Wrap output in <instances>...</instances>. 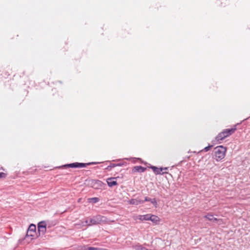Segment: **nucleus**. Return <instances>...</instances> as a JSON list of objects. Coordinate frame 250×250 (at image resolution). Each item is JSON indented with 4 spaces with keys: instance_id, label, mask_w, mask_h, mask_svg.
I'll use <instances>...</instances> for the list:
<instances>
[{
    "instance_id": "12",
    "label": "nucleus",
    "mask_w": 250,
    "mask_h": 250,
    "mask_svg": "<svg viewBox=\"0 0 250 250\" xmlns=\"http://www.w3.org/2000/svg\"><path fill=\"white\" fill-rule=\"evenodd\" d=\"M146 170V167H144L141 166H136L134 167L133 171L134 172H143Z\"/></svg>"
},
{
    "instance_id": "15",
    "label": "nucleus",
    "mask_w": 250,
    "mask_h": 250,
    "mask_svg": "<svg viewBox=\"0 0 250 250\" xmlns=\"http://www.w3.org/2000/svg\"><path fill=\"white\" fill-rule=\"evenodd\" d=\"M88 201L89 202H92L93 203H97L99 201V199L97 197H93L88 199Z\"/></svg>"
},
{
    "instance_id": "19",
    "label": "nucleus",
    "mask_w": 250,
    "mask_h": 250,
    "mask_svg": "<svg viewBox=\"0 0 250 250\" xmlns=\"http://www.w3.org/2000/svg\"><path fill=\"white\" fill-rule=\"evenodd\" d=\"M212 147V146H208L207 147H205L204 149V150L205 151H208L211 147Z\"/></svg>"
},
{
    "instance_id": "18",
    "label": "nucleus",
    "mask_w": 250,
    "mask_h": 250,
    "mask_svg": "<svg viewBox=\"0 0 250 250\" xmlns=\"http://www.w3.org/2000/svg\"><path fill=\"white\" fill-rule=\"evenodd\" d=\"M7 176V174L4 172H0V179L5 178Z\"/></svg>"
},
{
    "instance_id": "16",
    "label": "nucleus",
    "mask_w": 250,
    "mask_h": 250,
    "mask_svg": "<svg viewBox=\"0 0 250 250\" xmlns=\"http://www.w3.org/2000/svg\"><path fill=\"white\" fill-rule=\"evenodd\" d=\"M89 250H108L105 249H102V248L89 247Z\"/></svg>"
},
{
    "instance_id": "7",
    "label": "nucleus",
    "mask_w": 250,
    "mask_h": 250,
    "mask_svg": "<svg viewBox=\"0 0 250 250\" xmlns=\"http://www.w3.org/2000/svg\"><path fill=\"white\" fill-rule=\"evenodd\" d=\"M149 221H151L154 225H159L161 219L157 215L149 214Z\"/></svg>"
},
{
    "instance_id": "10",
    "label": "nucleus",
    "mask_w": 250,
    "mask_h": 250,
    "mask_svg": "<svg viewBox=\"0 0 250 250\" xmlns=\"http://www.w3.org/2000/svg\"><path fill=\"white\" fill-rule=\"evenodd\" d=\"M204 217L207 218L208 220L212 222L222 221V219H217L214 217L211 213H208L204 216Z\"/></svg>"
},
{
    "instance_id": "6",
    "label": "nucleus",
    "mask_w": 250,
    "mask_h": 250,
    "mask_svg": "<svg viewBox=\"0 0 250 250\" xmlns=\"http://www.w3.org/2000/svg\"><path fill=\"white\" fill-rule=\"evenodd\" d=\"M150 168L153 170V171L156 175H158V174L162 175V174L168 173L166 171H163V167L159 168V167H157L155 166H150Z\"/></svg>"
},
{
    "instance_id": "13",
    "label": "nucleus",
    "mask_w": 250,
    "mask_h": 250,
    "mask_svg": "<svg viewBox=\"0 0 250 250\" xmlns=\"http://www.w3.org/2000/svg\"><path fill=\"white\" fill-rule=\"evenodd\" d=\"M143 201L144 202L145 201H149V202H151L154 206L155 207H157V203L155 198L151 199L149 197H146L145 198V200Z\"/></svg>"
},
{
    "instance_id": "17",
    "label": "nucleus",
    "mask_w": 250,
    "mask_h": 250,
    "mask_svg": "<svg viewBox=\"0 0 250 250\" xmlns=\"http://www.w3.org/2000/svg\"><path fill=\"white\" fill-rule=\"evenodd\" d=\"M80 250H89V247H87L85 246H81L79 248Z\"/></svg>"
},
{
    "instance_id": "21",
    "label": "nucleus",
    "mask_w": 250,
    "mask_h": 250,
    "mask_svg": "<svg viewBox=\"0 0 250 250\" xmlns=\"http://www.w3.org/2000/svg\"><path fill=\"white\" fill-rule=\"evenodd\" d=\"M163 170H167L168 169V167H166L163 168Z\"/></svg>"
},
{
    "instance_id": "3",
    "label": "nucleus",
    "mask_w": 250,
    "mask_h": 250,
    "mask_svg": "<svg viewBox=\"0 0 250 250\" xmlns=\"http://www.w3.org/2000/svg\"><path fill=\"white\" fill-rule=\"evenodd\" d=\"M104 217L100 215L95 216L89 219H86L84 222L82 223L83 226H91L97 225L104 221Z\"/></svg>"
},
{
    "instance_id": "11",
    "label": "nucleus",
    "mask_w": 250,
    "mask_h": 250,
    "mask_svg": "<svg viewBox=\"0 0 250 250\" xmlns=\"http://www.w3.org/2000/svg\"><path fill=\"white\" fill-rule=\"evenodd\" d=\"M115 179L116 178H109L107 179V183L109 187H112L117 185L116 181L115 180Z\"/></svg>"
},
{
    "instance_id": "14",
    "label": "nucleus",
    "mask_w": 250,
    "mask_h": 250,
    "mask_svg": "<svg viewBox=\"0 0 250 250\" xmlns=\"http://www.w3.org/2000/svg\"><path fill=\"white\" fill-rule=\"evenodd\" d=\"M143 201H138L135 199H132L129 201L130 204L138 205L139 204L143 203Z\"/></svg>"
},
{
    "instance_id": "1",
    "label": "nucleus",
    "mask_w": 250,
    "mask_h": 250,
    "mask_svg": "<svg viewBox=\"0 0 250 250\" xmlns=\"http://www.w3.org/2000/svg\"><path fill=\"white\" fill-rule=\"evenodd\" d=\"M236 126L234 125L231 128H226L223 130L216 136V141L220 143L221 141L233 134L237 129Z\"/></svg>"
},
{
    "instance_id": "8",
    "label": "nucleus",
    "mask_w": 250,
    "mask_h": 250,
    "mask_svg": "<svg viewBox=\"0 0 250 250\" xmlns=\"http://www.w3.org/2000/svg\"><path fill=\"white\" fill-rule=\"evenodd\" d=\"M36 227L35 225H33V224L30 225L28 229V230L27 232V235L28 236H32V237L34 236V235L36 233Z\"/></svg>"
},
{
    "instance_id": "20",
    "label": "nucleus",
    "mask_w": 250,
    "mask_h": 250,
    "mask_svg": "<svg viewBox=\"0 0 250 250\" xmlns=\"http://www.w3.org/2000/svg\"><path fill=\"white\" fill-rule=\"evenodd\" d=\"M143 248L142 246H136L134 247V248L136 250H140V248Z\"/></svg>"
},
{
    "instance_id": "9",
    "label": "nucleus",
    "mask_w": 250,
    "mask_h": 250,
    "mask_svg": "<svg viewBox=\"0 0 250 250\" xmlns=\"http://www.w3.org/2000/svg\"><path fill=\"white\" fill-rule=\"evenodd\" d=\"M149 214L146 215H138L134 217V219L135 220H139L141 221H149Z\"/></svg>"
},
{
    "instance_id": "5",
    "label": "nucleus",
    "mask_w": 250,
    "mask_h": 250,
    "mask_svg": "<svg viewBox=\"0 0 250 250\" xmlns=\"http://www.w3.org/2000/svg\"><path fill=\"white\" fill-rule=\"evenodd\" d=\"M38 229L39 235H44L46 230L45 222H41L38 224Z\"/></svg>"
},
{
    "instance_id": "4",
    "label": "nucleus",
    "mask_w": 250,
    "mask_h": 250,
    "mask_svg": "<svg viewBox=\"0 0 250 250\" xmlns=\"http://www.w3.org/2000/svg\"><path fill=\"white\" fill-rule=\"evenodd\" d=\"M95 163H92L89 164L80 163H74L70 164L65 165L62 167H59L60 168L62 167H72V168H80L85 167L86 165L90 164H94Z\"/></svg>"
},
{
    "instance_id": "2",
    "label": "nucleus",
    "mask_w": 250,
    "mask_h": 250,
    "mask_svg": "<svg viewBox=\"0 0 250 250\" xmlns=\"http://www.w3.org/2000/svg\"><path fill=\"white\" fill-rule=\"evenodd\" d=\"M227 148L223 146H216L214 150V159L217 162L222 161L225 157Z\"/></svg>"
}]
</instances>
